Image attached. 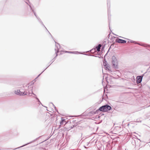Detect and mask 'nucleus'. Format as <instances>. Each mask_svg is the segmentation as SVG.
Masks as SVG:
<instances>
[{
  "label": "nucleus",
  "instance_id": "f257e3e1",
  "mask_svg": "<svg viewBox=\"0 0 150 150\" xmlns=\"http://www.w3.org/2000/svg\"><path fill=\"white\" fill-rule=\"evenodd\" d=\"M112 63L113 67L115 69H117L118 68V61L116 57L115 56H113L112 57Z\"/></svg>",
  "mask_w": 150,
  "mask_h": 150
},
{
  "label": "nucleus",
  "instance_id": "f03ea898",
  "mask_svg": "<svg viewBox=\"0 0 150 150\" xmlns=\"http://www.w3.org/2000/svg\"><path fill=\"white\" fill-rule=\"evenodd\" d=\"M55 53L56 55L54 58H55L57 56V53L59 52H61L63 51L60 48V46L59 44L55 42Z\"/></svg>",
  "mask_w": 150,
  "mask_h": 150
},
{
  "label": "nucleus",
  "instance_id": "7ed1b4c3",
  "mask_svg": "<svg viewBox=\"0 0 150 150\" xmlns=\"http://www.w3.org/2000/svg\"><path fill=\"white\" fill-rule=\"evenodd\" d=\"M28 5H29L30 7V8L31 9V10L33 12L34 15L36 16V17L37 18V19L39 21V22H40L43 25V23L42 22V21H41L40 19L37 16L35 12V11H34V10L33 9V8H32L31 7V6L29 4H28Z\"/></svg>",
  "mask_w": 150,
  "mask_h": 150
},
{
  "label": "nucleus",
  "instance_id": "20e7f679",
  "mask_svg": "<svg viewBox=\"0 0 150 150\" xmlns=\"http://www.w3.org/2000/svg\"><path fill=\"white\" fill-rule=\"evenodd\" d=\"M143 76H138L137 77V83H140L142 80V79L143 78Z\"/></svg>",
  "mask_w": 150,
  "mask_h": 150
},
{
  "label": "nucleus",
  "instance_id": "39448f33",
  "mask_svg": "<svg viewBox=\"0 0 150 150\" xmlns=\"http://www.w3.org/2000/svg\"><path fill=\"white\" fill-rule=\"evenodd\" d=\"M105 108V112H106L110 110L111 109V107L110 105H104Z\"/></svg>",
  "mask_w": 150,
  "mask_h": 150
},
{
  "label": "nucleus",
  "instance_id": "423d86ee",
  "mask_svg": "<svg viewBox=\"0 0 150 150\" xmlns=\"http://www.w3.org/2000/svg\"><path fill=\"white\" fill-rule=\"evenodd\" d=\"M116 42L121 43H125L126 42V40L120 39H116Z\"/></svg>",
  "mask_w": 150,
  "mask_h": 150
},
{
  "label": "nucleus",
  "instance_id": "0eeeda50",
  "mask_svg": "<svg viewBox=\"0 0 150 150\" xmlns=\"http://www.w3.org/2000/svg\"><path fill=\"white\" fill-rule=\"evenodd\" d=\"M15 93L18 95H22V93L21 92L20 90H17L15 91Z\"/></svg>",
  "mask_w": 150,
  "mask_h": 150
},
{
  "label": "nucleus",
  "instance_id": "6e6552de",
  "mask_svg": "<svg viewBox=\"0 0 150 150\" xmlns=\"http://www.w3.org/2000/svg\"><path fill=\"white\" fill-rule=\"evenodd\" d=\"M101 46L102 45L101 44H99L96 47L95 49V50H96L98 52L100 51V49L101 47Z\"/></svg>",
  "mask_w": 150,
  "mask_h": 150
},
{
  "label": "nucleus",
  "instance_id": "1a4fd4ad",
  "mask_svg": "<svg viewBox=\"0 0 150 150\" xmlns=\"http://www.w3.org/2000/svg\"><path fill=\"white\" fill-rule=\"evenodd\" d=\"M104 105L103 106L101 107H100L98 110H99L100 111H104L105 112V108H104Z\"/></svg>",
  "mask_w": 150,
  "mask_h": 150
},
{
  "label": "nucleus",
  "instance_id": "9d476101",
  "mask_svg": "<svg viewBox=\"0 0 150 150\" xmlns=\"http://www.w3.org/2000/svg\"><path fill=\"white\" fill-rule=\"evenodd\" d=\"M66 122L64 119H63L62 117L61 118V121L60 122V125H62L64 123Z\"/></svg>",
  "mask_w": 150,
  "mask_h": 150
},
{
  "label": "nucleus",
  "instance_id": "9b49d317",
  "mask_svg": "<svg viewBox=\"0 0 150 150\" xmlns=\"http://www.w3.org/2000/svg\"><path fill=\"white\" fill-rule=\"evenodd\" d=\"M136 44H137V43H135ZM137 44H139V45H141V46H144V47H147V45L146 44H144V43H140V44H139V43H137Z\"/></svg>",
  "mask_w": 150,
  "mask_h": 150
},
{
  "label": "nucleus",
  "instance_id": "f8f14e48",
  "mask_svg": "<svg viewBox=\"0 0 150 150\" xmlns=\"http://www.w3.org/2000/svg\"><path fill=\"white\" fill-rule=\"evenodd\" d=\"M107 5H108V16H109V12H110L109 10V8L110 7V5L108 4V3H107Z\"/></svg>",
  "mask_w": 150,
  "mask_h": 150
},
{
  "label": "nucleus",
  "instance_id": "ddd939ff",
  "mask_svg": "<svg viewBox=\"0 0 150 150\" xmlns=\"http://www.w3.org/2000/svg\"><path fill=\"white\" fill-rule=\"evenodd\" d=\"M22 93V95L24 96L25 95H26L27 94L28 92L27 91H24V92H21Z\"/></svg>",
  "mask_w": 150,
  "mask_h": 150
},
{
  "label": "nucleus",
  "instance_id": "4468645a",
  "mask_svg": "<svg viewBox=\"0 0 150 150\" xmlns=\"http://www.w3.org/2000/svg\"><path fill=\"white\" fill-rule=\"evenodd\" d=\"M65 52H68L69 53H74L76 54H77L78 52H67V51H65Z\"/></svg>",
  "mask_w": 150,
  "mask_h": 150
},
{
  "label": "nucleus",
  "instance_id": "2eb2a0df",
  "mask_svg": "<svg viewBox=\"0 0 150 150\" xmlns=\"http://www.w3.org/2000/svg\"><path fill=\"white\" fill-rule=\"evenodd\" d=\"M35 98L39 102L40 104H42V103L38 98H37V97H35Z\"/></svg>",
  "mask_w": 150,
  "mask_h": 150
},
{
  "label": "nucleus",
  "instance_id": "dca6fc26",
  "mask_svg": "<svg viewBox=\"0 0 150 150\" xmlns=\"http://www.w3.org/2000/svg\"><path fill=\"white\" fill-rule=\"evenodd\" d=\"M103 65L105 66L107 65V62L106 61H105V62H103Z\"/></svg>",
  "mask_w": 150,
  "mask_h": 150
},
{
  "label": "nucleus",
  "instance_id": "f3484780",
  "mask_svg": "<svg viewBox=\"0 0 150 150\" xmlns=\"http://www.w3.org/2000/svg\"><path fill=\"white\" fill-rule=\"evenodd\" d=\"M29 144V143H28V144H25V145H23V146H20V147H19L18 148H20V147H23V146H25V145H27V144Z\"/></svg>",
  "mask_w": 150,
  "mask_h": 150
},
{
  "label": "nucleus",
  "instance_id": "a211bd4d",
  "mask_svg": "<svg viewBox=\"0 0 150 150\" xmlns=\"http://www.w3.org/2000/svg\"><path fill=\"white\" fill-rule=\"evenodd\" d=\"M32 93H31L29 92V94H28L29 96H30V94H32L35 95V94L33 93L32 91Z\"/></svg>",
  "mask_w": 150,
  "mask_h": 150
},
{
  "label": "nucleus",
  "instance_id": "6ab92c4d",
  "mask_svg": "<svg viewBox=\"0 0 150 150\" xmlns=\"http://www.w3.org/2000/svg\"><path fill=\"white\" fill-rule=\"evenodd\" d=\"M132 142L134 141V142H135V141L134 140V139H133L132 138Z\"/></svg>",
  "mask_w": 150,
  "mask_h": 150
},
{
  "label": "nucleus",
  "instance_id": "aec40b11",
  "mask_svg": "<svg viewBox=\"0 0 150 150\" xmlns=\"http://www.w3.org/2000/svg\"><path fill=\"white\" fill-rule=\"evenodd\" d=\"M94 50H93V49L91 50H90V52H94Z\"/></svg>",
  "mask_w": 150,
  "mask_h": 150
},
{
  "label": "nucleus",
  "instance_id": "412c9836",
  "mask_svg": "<svg viewBox=\"0 0 150 150\" xmlns=\"http://www.w3.org/2000/svg\"><path fill=\"white\" fill-rule=\"evenodd\" d=\"M44 71H42L41 74H39L38 76H37V78L40 75V74Z\"/></svg>",
  "mask_w": 150,
  "mask_h": 150
},
{
  "label": "nucleus",
  "instance_id": "4be33fe9",
  "mask_svg": "<svg viewBox=\"0 0 150 150\" xmlns=\"http://www.w3.org/2000/svg\"><path fill=\"white\" fill-rule=\"evenodd\" d=\"M42 24V25L45 27V28H46V29H47V28H46L45 26L44 25V24H43V25Z\"/></svg>",
  "mask_w": 150,
  "mask_h": 150
},
{
  "label": "nucleus",
  "instance_id": "5701e85b",
  "mask_svg": "<svg viewBox=\"0 0 150 150\" xmlns=\"http://www.w3.org/2000/svg\"><path fill=\"white\" fill-rule=\"evenodd\" d=\"M134 144H133V145H134V146H135V145H136L135 142V143H134Z\"/></svg>",
  "mask_w": 150,
  "mask_h": 150
},
{
  "label": "nucleus",
  "instance_id": "b1692460",
  "mask_svg": "<svg viewBox=\"0 0 150 150\" xmlns=\"http://www.w3.org/2000/svg\"><path fill=\"white\" fill-rule=\"evenodd\" d=\"M134 41H133L132 40V42H134Z\"/></svg>",
  "mask_w": 150,
  "mask_h": 150
},
{
  "label": "nucleus",
  "instance_id": "393cba45",
  "mask_svg": "<svg viewBox=\"0 0 150 150\" xmlns=\"http://www.w3.org/2000/svg\"><path fill=\"white\" fill-rule=\"evenodd\" d=\"M84 147H85V148H87L85 146H84Z\"/></svg>",
  "mask_w": 150,
  "mask_h": 150
},
{
  "label": "nucleus",
  "instance_id": "a878e982",
  "mask_svg": "<svg viewBox=\"0 0 150 150\" xmlns=\"http://www.w3.org/2000/svg\"><path fill=\"white\" fill-rule=\"evenodd\" d=\"M132 135H134L132 134Z\"/></svg>",
  "mask_w": 150,
  "mask_h": 150
},
{
  "label": "nucleus",
  "instance_id": "bb28decb",
  "mask_svg": "<svg viewBox=\"0 0 150 150\" xmlns=\"http://www.w3.org/2000/svg\"><path fill=\"white\" fill-rule=\"evenodd\" d=\"M121 37L122 38H123V37Z\"/></svg>",
  "mask_w": 150,
  "mask_h": 150
},
{
  "label": "nucleus",
  "instance_id": "cd10ccee",
  "mask_svg": "<svg viewBox=\"0 0 150 150\" xmlns=\"http://www.w3.org/2000/svg\"><path fill=\"white\" fill-rule=\"evenodd\" d=\"M92 56H94V55H92Z\"/></svg>",
  "mask_w": 150,
  "mask_h": 150
}]
</instances>
